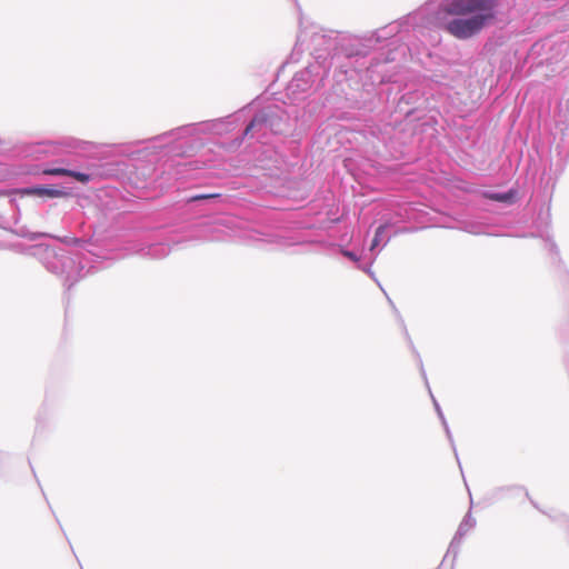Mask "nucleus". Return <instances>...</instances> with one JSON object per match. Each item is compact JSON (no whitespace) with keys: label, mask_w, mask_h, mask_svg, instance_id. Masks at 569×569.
I'll use <instances>...</instances> for the list:
<instances>
[{"label":"nucleus","mask_w":569,"mask_h":569,"mask_svg":"<svg viewBox=\"0 0 569 569\" xmlns=\"http://www.w3.org/2000/svg\"><path fill=\"white\" fill-rule=\"evenodd\" d=\"M436 1L430 0L398 21L372 31L368 40L380 43L406 27L437 28L458 40H469L496 21L500 6V0H442L433 11Z\"/></svg>","instance_id":"obj_1"},{"label":"nucleus","mask_w":569,"mask_h":569,"mask_svg":"<svg viewBox=\"0 0 569 569\" xmlns=\"http://www.w3.org/2000/svg\"><path fill=\"white\" fill-rule=\"evenodd\" d=\"M32 254L49 272L61 278L68 290L81 278L101 269L104 264L103 257L78 246L67 248L38 244L32 248Z\"/></svg>","instance_id":"obj_2"},{"label":"nucleus","mask_w":569,"mask_h":569,"mask_svg":"<svg viewBox=\"0 0 569 569\" xmlns=\"http://www.w3.org/2000/svg\"><path fill=\"white\" fill-rule=\"evenodd\" d=\"M209 239L212 241L237 240L259 248L272 247L278 249L311 243L326 244L322 241L309 240L279 231L258 230L248 222L236 218H224L214 223Z\"/></svg>","instance_id":"obj_3"},{"label":"nucleus","mask_w":569,"mask_h":569,"mask_svg":"<svg viewBox=\"0 0 569 569\" xmlns=\"http://www.w3.org/2000/svg\"><path fill=\"white\" fill-rule=\"evenodd\" d=\"M338 34L332 30H326L319 26L313 23L302 27V21L300 20V31L297 37V41L292 51V56L295 53L300 54L302 52V47L308 43L311 49V54L315 57L317 63L315 64L318 69L327 68V59L331 58L339 59L336 53L338 49Z\"/></svg>","instance_id":"obj_4"},{"label":"nucleus","mask_w":569,"mask_h":569,"mask_svg":"<svg viewBox=\"0 0 569 569\" xmlns=\"http://www.w3.org/2000/svg\"><path fill=\"white\" fill-rule=\"evenodd\" d=\"M298 117L296 110H286L277 103H268L260 109L247 124L243 136L256 138L261 142H266L269 134H282L290 129L291 117Z\"/></svg>","instance_id":"obj_5"},{"label":"nucleus","mask_w":569,"mask_h":569,"mask_svg":"<svg viewBox=\"0 0 569 569\" xmlns=\"http://www.w3.org/2000/svg\"><path fill=\"white\" fill-rule=\"evenodd\" d=\"M216 124H211L209 121H202L198 123H190L178 127L176 129L169 130L161 134H158L148 140V142L152 143V148L161 149L164 146H168L169 142H178L184 139H196L202 134H212V127Z\"/></svg>","instance_id":"obj_6"},{"label":"nucleus","mask_w":569,"mask_h":569,"mask_svg":"<svg viewBox=\"0 0 569 569\" xmlns=\"http://www.w3.org/2000/svg\"><path fill=\"white\" fill-rule=\"evenodd\" d=\"M317 78H319V69L316 66L310 64L297 72L286 88V94L291 103L305 99Z\"/></svg>","instance_id":"obj_7"},{"label":"nucleus","mask_w":569,"mask_h":569,"mask_svg":"<svg viewBox=\"0 0 569 569\" xmlns=\"http://www.w3.org/2000/svg\"><path fill=\"white\" fill-rule=\"evenodd\" d=\"M400 320H401V323H403V320H402V319H400ZM402 326H403L405 333H406V336H407V338H408V340H409V342H410V347H411L412 351L415 352L416 358H417V360H418V363H419V368H420L421 376H422V378H423V380H425V383H426V386H427V388H428V390H429V393H430V397H431V399H432V402H433V406H435L436 412H437V415H438V417H439V419H440V421H441V425H442V427H443V429H445L446 436H447V438H448V440H449V442H450L451 447H453V448H455L453 437H452V433H451L450 428H449V426H448V422H447V420H446V418H445V415H443V412H442V410H441L440 405L438 403V401L436 400V398L433 397V395H432V392H431V390H430L429 382H428V379H427V373H426V370H425V368H423V363H422L421 357H420L419 352L415 349V347H413V345H412V341H411V340H410V338H409V335H408V331H407V329H406V326H405V325H402Z\"/></svg>","instance_id":"obj_8"},{"label":"nucleus","mask_w":569,"mask_h":569,"mask_svg":"<svg viewBox=\"0 0 569 569\" xmlns=\"http://www.w3.org/2000/svg\"><path fill=\"white\" fill-rule=\"evenodd\" d=\"M476 526V519L471 516V512L469 511L462 519V521L460 522L459 527H458V530L456 532V535L453 536L450 545H449V548H448V551H447V555L445 556L443 560H446V558L452 553L453 555V559L457 557L458 555V551H459V547H460V543L463 539V537L471 530L473 529Z\"/></svg>","instance_id":"obj_9"},{"label":"nucleus","mask_w":569,"mask_h":569,"mask_svg":"<svg viewBox=\"0 0 569 569\" xmlns=\"http://www.w3.org/2000/svg\"><path fill=\"white\" fill-rule=\"evenodd\" d=\"M248 108H249V106L239 110L238 112L227 116L224 118L210 120L211 124H216L211 129L212 134L221 136V134L229 133V132L233 131L236 129V127L238 126V123L240 122V120L242 119V116L247 111Z\"/></svg>","instance_id":"obj_10"},{"label":"nucleus","mask_w":569,"mask_h":569,"mask_svg":"<svg viewBox=\"0 0 569 569\" xmlns=\"http://www.w3.org/2000/svg\"><path fill=\"white\" fill-rule=\"evenodd\" d=\"M130 253L140 254L151 259H162L170 253V247L167 243L158 242L151 244H133L130 249Z\"/></svg>","instance_id":"obj_11"},{"label":"nucleus","mask_w":569,"mask_h":569,"mask_svg":"<svg viewBox=\"0 0 569 569\" xmlns=\"http://www.w3.org/2000/svg\"><path fill=\"white\" fill-rule=\"evenodd\" d=\"M23 194L37 196L39 198H61L68 194L64 189H59L50 186H33L27 187L21 190Z\"/></svg>","instance_id":"obj_12"},{"label":"nucleus","mask_w":569,"mask_h":569,"mask_svg":"<svg viewBox=\"0 0 569 569\" xmlns=\"http://www.w3.org/2000/svg\"><path fill=\"white\" fill-rule=\"evenodd\" d=\"M44 174L48 176H66V177H72L77 181L81 183H88L91 180V176L86 172L71 170L62 167H52V168H46L42 170Z\"/></svg>","instance_id":"obj_13"},{"label":"nucleus","mask_w":569,"mask_h":569,"mask_svg":"<svg viewBox=\"0 0 569 569\" xmlns=\"http://www.w3.org/2000/svg\"><path fill=\"white\" fill-rule=\"evenodd\" d=\"M483 197L488 200L497 201V202H503V203H513L517 197V191L513 189H510L505 192H497V191H485Z\"/></svg>","instance_id":"obj_14"},{"label":"nucleus","mask_w":569,"mask_h":569,"mask_svg":"<svg viewBox=\"0 0 569 569\" xmlns=\"http://www.w3.org/2000/svg\"><path fill=\"white\" fill-rule=\"evenodd\" d=\"M340 252L343 257L355 262L358 269L365 271L366 273L370 274L373 278L375 274L371 270V264L373 263L375 258H372L368 263L363 264L361 263L360 256L357 252L343 248H340Z\"/></svg>","instance_id":"obj_15"},{"label":"nucleus","mask_w":569,"mask_h":569,"mask_svg":"<svg viewBox=\"0 0 569 569\" xmlns=\"http://www.w3.org/2000/svg\"><path fill=\"white\" fill-rule=\"evenodd\" d=\"M389 228H390L389 223H383V224H380L376 229V233H375V237H373V239L371 241V246H370L371 252H373L379 246L385 247L389 242L390 236H386V231Z\"/></svg>","instance_id":"obj_16"},{"label":"nucleus","mask_w":569,"mask_h":569,"mask_svg":"<svg viewBox=\"0 0 569 569\" xmlns=\"http://www.w3.org/2000/svg\"><path fill=\"white\" fill-rule=\"evenodd\" d=\"M218 198H220L219 193H202L191 197L189 201L216 200Z\"/></svg>","instance_id":"obj_17"},{"label":"nucleus","mask_w":569,"mask_h":569,"mask_svg":"<svg viewBox=\"0 0 569 569\" xmlns=\"http://www.w3.org/2000/svg\"><path fill=\"white\" fill-rule=\"evenodd\" d=\"M465 230L473 234H480L482 233L483 226L480 223H468L466 224Z\"/></svg>","instance_id":"obj_18"},{"label":"nucleus","mask_w":569,"mask_h":569,"mask_svg":"<svg viewBox=\"0 0 569 569\" xmlns=\"http://www.w3.org/2000/svg\"><path fill=\"white\" fill-rule=\"evenodd\" d=\"M89 144V142H86V141H73L72 143L69 144V147H72V148H81V149H86L84 146Z\"/></svg>","instance_id":"obj_19"},{"label":"nucleus","mask_w":569,"mask_h":569,"mask_svg":"<svg viewBox=\"0 0 569 569\" xmlns=\"http://www.w3.org/2000/svg\"><path fill=\"white\" fill-rule=\"evenodd\" d=\"M355 56H359V52L353 53L352 51H346V58L348 60H350Z\"/></svg>","instance_id":"obj_20"},{"label":"nucleus","mask_w":569,"mask_h":569,"mask_svg":"<svg viewBox=\"0 0 569 569\" xmlns=\"http://www.w3.org/2000/svg\"><path fill=\"white\" fill-rule=\"evenodd\" d=\"M411 96H412V93L403 94V96H402V98H401V101H407V102H409V101H410V99H411Z\"/></svg>","instance_id":"obj_21"},{"label":"nucleus","mask_w":569,"mask_h":569,"mask_svg":"<svg viewBox=\"0 0 569 569\" xmlns=\"http://www.w3.org/2000/svg\"><path fill=\"white\" fill-rule=\"evenodd\" d=\"M452 449H453V452H455V455H456V458H458V453H457V449H456V447H455V448L452 447ZM457 462H460V459H457Z\"/></svg>","instance_id":"obj_22"},{"label":"nucleus","mask_w":569,"mask_h":569,"mask_svg":"<svg viewBox=\"0 0 569 569\" xmlns=\"http://www.w3.org/2000/svg\"><path fill=\"white\" fill-rule=\"evenodd\" d=\"M376 66L371 63L368 69H373Z\"/></svg>","instance_id":"obj_23"}]
</instances>
